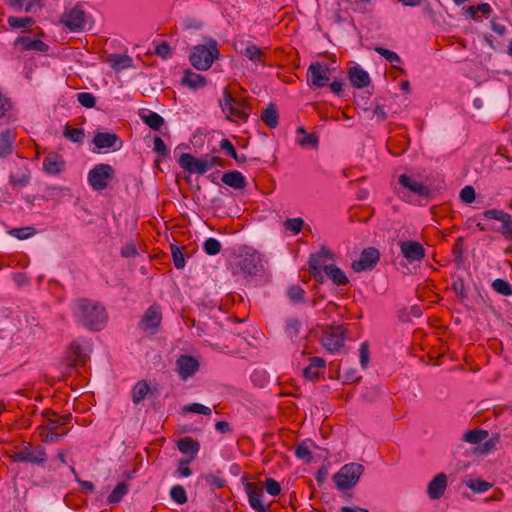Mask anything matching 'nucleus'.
<instances>
[{
  "label": "nucleus",
  "mask_w": 512,
  "mask_h": 512,
  "mask_svg": "<svg viewBox=\"0 0 512 512\" xmlns=\"http://www.w3.org/2000/svg\"><path fill=\"white\" fill-rule=\"evenodd\" d=\"M178 163L188 173H198L202 175L208 171V166L205 162L204 156L201 158H195L189 153H183L181 154Z\"/></svg>",
  "instance_id": "obj_17"
},
{
  "label": "nucleus",
  "mask_w": 512,
  "mask_h": 512,
  "mask_svg": "<svg viewBox=\"0 0 512 512\" xmlns=\"http://www.w3.org/2000/svg\"><path fill=\"white\" fill-rule=\"evenodd\" d=\"M324 273L338 286L347 285L349 282L344 271L334 264L324 265Z\"/></svg>",
  "instance_id": "obj_31"
},
{
  "label": "nucleus",
  "mask_w": 512,
  "mask_h": 512,
  "mask_svg": "<svg viewBox=\"0 0 512 512\" xmlns=\"http://www.w3.org/2000/svg\"><path fill=\"white\" fill-rule=\"evenodd\" d=\"M14 47L20 48L23 51L34 50L38 52H47L49 50L48 44L40 39H33L29 36L16 38L14 41Z\"/></svg>",
  "instance_id": "obj_21"
},
{
  "label": "nucleus",
  "mask_w": 512,
  "mask_h": 512,
  "mask_svg": "<svg viewBox=\"0 0 512 512\" xmlns=\"http://www.w3.org/2000/svg\"><path fill=\"white\" fill-rule=\"evenodd\" d=\"M374 50L391 63L401 62V58L399 57V55L391 50L379 46L375 47Z\"/></svg>",
  "instance_id": "obj_57"
},
{
  "label": "nucleus",
  "mask_w": 512,
  "mask_h": 512,
  "mask_svg": "<svg viewBox=\"0 0 512 512\" xmlns=\"http://www.w3.org/2000/svg\"><path fill=\"white\" fill-rule=\"evenodd\" d=\"M500 441L499 434H493L489 439L484 440L483 444L476 448L481 454H489L496 449L497 444Z\"/></svg>",
  "instance_id": "obj_47"
},
{
  "label": "nucleus",
  "mask_w": 512,
  "mask_h": 512,
  "mask_svg": "<svg viewBox=\"0 0 512 512\" xmlns=\"http://www.w3.org/2000/svg\"><path fill=\"white\" fill-rule=\"evenodd\" d=\"M7 22L11 28L18 29L31 27L35 23V20L32 17L10 16Z\"/></svg>",
  "instance_id": "obj_45"
},
{
  "label": "nucleus",
  "mask_w": 512,
  "mask_h": 512,
  "mask_svg": "<svg viewBox=\"0 0 512 512\" xmlns=\"http://www.w3.org/2000/svg\"><path fill=\"white\" fill-rule=\"evenodd\" d=\"M348 77L352 85L358 89L367 87L371 82L368 72L358 65L348 70Z\"/></svg>",
  "instance_id": "obj_23"
},
{
  "label": "nucleus",
  "mask_w": 512,
  "mask_h": 512,
  "mask_svg": "<svg viewBox=\"0 0 512 512\" xmlns=\"http://www.w3.org/2000/svg\"><path fill=\"white\" fill-rule=\"evenodd\" d=\"M346 329L342 325H332L322 334V345L331 353L338 352L344 345Z\"/></svg>",
  "instance_id": "obj_7"
},
{
  "label": "nucleus",
  "mask_w": 512,
  "mask_h": 512,
  "mask_svg": "<svg viewBox=\"0 0 512 512\" xmlns=\"http://www.w3.org/2000/svg\"><path fill=\"white\" fill-rule=\"evenodd\" d=\"M154 151L158 154V157L156 159V163H158L162 159H166L170 155V150L166 146L163 139L159 136L154 137Z\"/></svg>",
  "instance_id": "obj_46"
},
{
  "label": "nucleus",
  "mask_w": 512,
  "mask_h": 512,
  "mask_svg": "<svg viewBox=\"0 0 512 512\" xmlns=\"http://www.w3.org/2000/svg\"><path fill=\"white\" fill-rule=\"evenodd\" d=\"M69 432L68 428H64L61 432L50 430L45 427H40V438L41 441L47 444L57 443L60 439H62Z\"/></svg>",
  "instance_id": "obj_35"
},
{
  "label": "nucleus",
  "mask_w": 512,
  "mask_h": 512,
  "mask_svg": "<svg viewBox=\"0 0 512 512\" xmlns=\"http://www.w3.org/2000/svg\"><path fill=\"white\" fill-rule=\"evenodd\" d=\"M447 475L445 473H438L427 485V494L431 500H438L443 495L447 488Z\"/></svg>",
  "instance_id": "obj_18"
},
{
  "label": "nucleus",
  "mask_w": 512,
  "mask_h": 512,
  "mask_svg": "<svg viewBox=\"0 0 512 512\" xmlns=\"http://www.w3.org/2000/svg\"><path fill=\"white\" fill-rule=\"evenodd\" d=\"M199 362L192 355L182 354L176 360L177 372L181 380L186 381L199 370Z\"/></svg>",
  "instance_id": "obj_14"
},
{
  "label": "nucleus",
  "mask_w": 512,
  "mask_h": 512,
  "mask_svg": "<svg viewBox=\"0 0 512 512\" xmlns=\"http://www.w3.org/2000/svg\"><path fill=\"white\" fill-rule=\"evenodd\" d=\"M475 190L472 186L467 185L460 191V199L464 203H472L475 200Z\"/></svg>",
  "instance_id": "obj_62"
},
{
  "label": "nucleus",
  "mask_w": 512,
  "mask_h": 512,
  "mask_svg": "<svg viewBox=\"0 0 512 512\" xmlns=\"http://www.w3.org/2000/svg\"><path fill=\"white\" fill-rule=\"evenodd\" d=\"M69 350L73 356V365H77L79 362H84V359L82 358V347L77 341L70 344Z\"/></svg>",
  "instance_id": "obj_58"
},
{
  "label": "nucleus",
  "mask_w": 512,
  "mask_h": 512,
  "mask_svg": "<svg viewBox=\"0 0 512 512\" xmlns=\"http://www.w3.org/2000/svg\"><path fill=\"white\" fill-rule=\"evenodd\" d=\"M488 431L483 429H473L463 434V440L470 444H479L488 438Z\"/></svg>",
  "instance_id": "obj_38"
},
{
  "label": "nucleus",
  "mask_w": 512,
  "mask_h": 512,
  "mask_svg": "<svg viewBox=\"0 0 512 512\" xmlns=\"http://www.w3.org/2000/svg\"><path fill=\"white\" fill-rule=\"evenodd\" d=\"M13 462L30 463L35 466L43 467L48 455L46 448L40 444L24 443L22 446H16L13 454L10 455Z\"/></svg>",
  "instance_id": "obj_3"
},
{
  "label": "nucleus",
  "mask_w": 512,
  "mask_h": 512,
  "mask_svg": "<svg viewBox=\"0 0 512 512\" xmlns=\"http://www.w3.org/2000/svg\"><path fill=\"white\" fill-rule=\"evenodd\" d=\"M63 136L74 143H81L85 137V133L83 129L66 125Z\"/></svg>",
  "instance_id": "obj_43"
},
{
  "label": "nucleus",
  "mask_w": 512,
  "mask_h": 512,
  "mask_svg": "<svg viewBox=\"0 0 512 512\" xmlns=\"http://www.w3.org/2000/svg\"><path fill=\"white\" fill-rule=\"evenodd\" d=\"M233 265V274L241 272L246 276H254L263 270L259 252L248 246L239 249Z\"/></svg>",
  "instance_id": "obj_2"
},
{
  "label": "nucleus",
  "mask_w": 512,
  "mask_h": 512,
  "mask_svg": "<svg viewBox=\"0 0 512 512\" xmlns=\"http://www.w3.org/2000/svg\"><path fill=\"white\" fill-rule=\"evenodd\" d=\"M204 159H205V162L208 166V170H210L211 168L215 167V166H219V167H225L226 166V161L218 156H213L211 154H206L204 155Z\"/></svg>",
  "instance_id": "obj_63"
},
{
  "label": "nucleus",
  "mask_w": 512,
  "mask_h": 512,
  "mask_svg": "<svg viewBox=\"0 0 512 512\" xmlns=\"http://www.w3.org/2000/svg\"><path fill=\"white\" fill-rule=\"evenodd\" d=\"M115 177V170L109 164H97L88 173V183L94 191L107 188L109 182Z\"/></svg>",
  "instance_id": "obj_6"
},
{
  "label": "nucleus",
  "mask_w": 512,
  "mask_h": 512,
  "mask_svg": "<svg viewBox=\"0 0 512 512\" xmlns=\"http://www.w3.org/2000/svg\"><path fill=\"white\" fill-rule=\"evenodd\" d=\"M242 54L254 63H259L262 66L266 65L265 53L255 44H248L246 48L242 51Z\"/></svg>",
  "instance_id": "obj_34"
},
{
  "label": "nucleus",
  "mask_w": 512,
  "mask_h": 512,
  "mask_svg": "<svg viewBox=\"0 0 512 512\" xmlns=\"http://www.w3.org/2000/svg\"><path fill=\"white\" fill-rule=\"evenodd\" d=\"M300 327L301 324L298 319L288 318L286 320V333L291 339L298 337Z\"/></svg>",
  "instance_id": "obj_55"
},
{
  "label": "nucleus",
  "mask_w": 512,
  "mask_h": 512,
  "mask_svg": "<svg viewBox=\"0 0 512 512\" xmlns=\"http://www.w3.org/2000/svg\"><path fill=\"white\" fill-rule=\"evenodd\" d=\"M93 143L98 149L113 148L118 150L122 146V141L115 133L97 132L93 138Z\"/></svg>",
  "instance_id": "obj_19"
},
{
  "label": "nucleus",
  "mask_w": 512,
  "mask_h": 512,
  "mask_svg": "<svg viewBox=\"0 0 512 512\" xmlns=\"http://www.w3.org/2000/svg\"><path fill=\"white\" fill-rule=\"evenodd\" d=\"M42 416L45 418L46 425L45 428L50 430L58 431L61 428V424L59 421V415L51 409H45L42 412Z\"/></svg>",
  "instance_id": "obj_39"
},
{
  "label": "nucleus",
  "mask_w": 512,
  "mask_h": 512,
  "mask_svg": "<svg viewBox=\"0 0 512 512\" xmlns=\"http://www.w3.org/2000/svg\"><path fill=\"white\" fill-rule=\"evenodd\" d=\"M409 146V138L404 134H399L394 137H390L387 140V149L393 156L402 155Z\"/></svg>",
  "instance_id": "obj_25"
},
{
  "label": "nucleus",
  "mask_w": 512,
  "mask_h": 512,
  "mask_svg": "<svg viewBox=\"0 0 512 512\" xmlns=\"http://www.w3.org/2000/svg\"><path fill=\"white\" fill-rule=\"evenodd\" d=\"M492 289L503 296H511L512 295V285L504 279H495L492 284Z\"/></svg>",
  "instance_id": "obj_42"
},
{
  "label": "nucleus",
  "mask_w": 512,
  "mask_h": 512,
  "mask_svg": "<svg viewBox=\"0 0 512 512\" xmlns=\"http://www.w3.org/2000/svg\"><path fill=\"white\" fill-rule=\"evenodd\" d=\"M380 259L379 251L374 247L365 248L358 260L352 262V269L355 272L372 270Z\"/></svg>",
  "instance_id": "obj_10"
},
{
  "label": "nucleus",
  "mask_w": 512,
  "mask_h": 512,
  "mask_svg": "<svg viewBox=\"0 0 512 512\" xmlns=\"http://www.w3.org/2000/svg\"><path fill=\"white\" fill-rule=\"evenodd\" d=\"M85 18V12L80 7L75 6L62 15L61 23L70 31L78 32L83 30L86 23Z\"/></svg>",
  "instance_id": "obj_13"
},
{
  "label": "nucleus",
  "mask_w": 512,
  "mask_h": 512,
  "mask_svg": "<svg viewBox=\"0 0 512 512\" xmlns=\"http://www.w3.org/2000/svg\"><path fill=\"white\" fill-rule=\"evenodd\" d=\"M141 120L153 130H159L164 125V118L156 112L140 114Z\"/></svg>",
  "instance_id": "obj_36"
},
{
  "label": "nucleus",
  "mask_w": 512,
  "mask_h": 512,
  "mask_svg": "<svg viewBox=\"0 0 512 512\" xmlns=\"http://www.w3.org/2000/svg\"><path fill=\"white\" fill-rule=\"evenodd\" d=\"M219 56L220 52L217 42L210 39L207 45L200 44L193 47L189 61L197 70L206 71Z\"/></svg>",
  "instance_id": "obj_4"
},
{
  "label": "nucleus",
  "mask_w": 512,
  "mask_h": 512,
  "mask_svg": "<svg viewBox=\"0 0 512 512\" xmlns=\"http://www.w3.org/2000/svg\"><path fill=\"white\" fill-rule=\"evenodd\" d=\"M161 320V308L159 305L153 304L145 311L139 323V327L145 332L155 334L158 330Z\"/></svg>",
  "instance_id": "obj_11"
},
{
  "label": "nucleus",
  "mask_w": 512,
  "mask_h": 512,
  "mask_svg": "<svg viewBox=\"0 0 512 512\" xmlns=\"http://www.w3.org/2000/svg\"><path fill=\"white\" fill-rule=\"evenodd\" d=\"M77 100L85 108H93L96 105V97L89 92L78 93Z\"/></svg>",
  "instance_id": "obj_56"
},
{
  "label": "nucleus",
  "mask_w": 512,
  "mask_h": 512,
  "mask_svg": "<svg viewBox=\"0 0 512 512\" xmlns=\"http://www.w3.org/2000/svg\"><path fill=\"white\" fill-rule=\"evenodd\" d=\"M398 182L401 186L407 188L409 191L420 197H428L431 193L429 187L423 185L421 182H418L416 179L406 174L400 175Z\"/></svg>",
  "instance_id": "obj_20"
},
{
  "label": "nucleus",
  "mask_w": 512,
  "mask_h": 512,
  "mask_svg": "<svg viewBox=\"0 0 512 512\" xmlns=\"http://www.w3.org/2000/svg\"><path fill=\"white\" fill-rule=\"evenodd\" d=\"M482 215L487 219H494L502 222V227L500 232L502 235L508 239L512 240V216L502 210L498 209H489L485 210Z\"/></svg>",
  "instance_id": "obj_16"
},
{
  "label": "nucleus",
  "mask_w": 512,
  "mask_h": 512,
  "mask_svg": "<svg viewBox=\"0 0 512 512\" xmlns=\"http://www.w3.org/2000/svg\"><path fill=\"white\" fill-rule=\"evenodd\" d=\"M107 62L117 72L133 66V59L125 54H109L107 56Z\"/></svg>",
  "instance_id": "obj_28"
},
{
  "label": "nucleus",
  "mask_w": 512,
  "mask_h": 512,
  "mask_svg": "<svg viewBox=\"0 0 512 512\" xmlns=\"http://www.w3.org/2000/svg\"><path fill=\"white\" fill-rule=\"evenodd\" d=\"M363 472L364 466L362 464L356 462L348 463L333 475V481L337 489L341 491L351 489L357 485Z\"/></svg>",
  "instance_id": "obj_5"
},
{
  "label": "nucleus",
  "mask_w": 512,
  "mask_h": 512,
  "mask_svg": "<svg viewBox=\"0 0 512 512\" xmlns=\"http://www.w3.org/2000/svg\"><path fill=\"white\" fill-rule=\"evenodd\" d=\"M150 390V387L145 380H141L135 384V386L132 389V401L135 405H138L141 403L145 397L147 396L148 392Z\"/></svg>",
  "instance_id": "obj_37"
},
{
  "label": "nucleus",
  "mask_w": 512,
  "mask_h": 512,
  "mask_svg": "<svg viewBox=\"0 0 512 512\" xmlns=\"http://www.w3.org/2000/svg\"><path fill=\"white\" fill-rule=\"evenodd\" d=\"M63 157L56 153L50 152L43 160V169L50 175L60 174L65 168Z\"/></svg>",
  "instance_id": "obj_22"
},
{
  "label": "nucleus",
  "mask_w": 512,
  "mask_h": 512,
  "mask_svg": "<svg viewBox=\"0 0 512 512\" xmlns=\"http://www.w3.org/2000/svg\"><path fill=\"white\" fill-rule=\"evenodd\" d=\"M261 120L264 122L266 126L271 129L277 127L279 122V114L277 111V107L274 103H269L266 108L262 111Z\"/></svg>",
  "instance_id": "obj_33"
},
{
  "label": "nucleus",
  "mask_w": 512,
  "mask_h": 512,
  "mask_svg": "<svg viewBox=\"0 0 512 512\" xmlns=\"http://www.w3.org/2000/svg\"><path fill=\"white\" fill-rule=\"evenodd\" d=\"M36 229L31 226L14 228L9 231V234L19 240L28 239L36 234Z\"/></svg>",
  "instance_id": "obj_49"
},
{
  "label": "nucleus",
  "mask_w": 512,
  "mask_h": 512,
  "mask_svg": "<svg viewBox=\"0 0 512 512\" xmlns=\"http://www.w3.org/2000/svg\"><path fill=\"white\" fill-rule=\"evenodd\" d=\"M325 368V360L320 357L310 358L309 365L304 368L303 375L307 380H316L320 376V371Z\"/></svg>",
  "instance_id": "obj_30"
},
{
  "label": "nucleus",
  "mask_w": 512,
  "mask_h": 512,
  "mask_svg": "<svg viewBox=\"0 0 512 512\" xmlns=\"http://www.w3.org/2000/svg\"><path fill=\"white\" fill-rule=\"evenodd\" d=\"M155 54L162 59H168L172 55L171 47L168 42L163 41L155 47Z\"/></svg>",
  "instance_id": "obj_61"
},
{
  "label": "nucleus",
  "mask_w": 512,
  "mask_h": 512,
  "mask_svg": "<svg viewBox=\"0 0 512 512\" xmlns=\"http://www.w3.org/2000/svg\"><path fill=\"white\" fill-rule=\"evenodd\" d=\"M334 260V254L322 246L320 251L316 254H312L309 258L308 265L310 271L323 270L326 260Z\"/></svg>",
  "instance_id": "obj_24"
},
{
  "label": "nucleus",
  "mask_w": 512,
  "mask_h": 512,
  "mask_svg": "<svg viewBox=\"0 0 512 512\" xmlns=\"http://www.w3.org/2000/svg\"><path fill=\"white\" fill-rule=\"evenodd\" d=\"M219 105L229 121H234V119L246 121L249 117L248 112L235 106L234 96L228 88H224L223 97L219 100Z\"/></svg>",
  "instance_id": "obj_9"
},
{
  "label": "nucleus",
  "mask_w": 512,
  "mask_h": 512,
  "mask_svg": "<svg viewBox=\"0 0 512 512\" xmlns=\"http://www.w3.org/2000/svg\"><path fill=\"white\" fill-rule=\"evenodd\" d=\"M203 250L207 255L214 256L221 251V243L215 238H208L203 243Z\"/></svg>",
  "instance_id": "obj_51"
},
{
  "label": "nucleus",
  "mask_w": 512,
  "mask_h": 512,
  "mask_svg": "<svg viewBox=\"0 0 512 512\" xmlns=\"http://www.w3.org/2000/svg\"><path fill=\"white\" fill-rule=\"evenodd\" d=\"M304 220L300 217L297 218H288L284 222V227L286 230L291 231L293 234H298L303 228Z\"/></svg>",
  "instance_id": "obj_54"
},
{
  "label": "nucleus",
  "mask_w": 512,
  "mask_h": 512,
  "mask_svg": "<svg viewBox=\"0 0 512 512\" xmlns=\"http://www.w3.org/2000/svg\"><path fill=\"white\" fill-rule=\"evenodd\" d=\"M170 497L177 504H185L188 501L186 491L181 485H175L171 488Z\"/></svg>",
  "instance_id": "obj_50"
},
{
  "label": "nucleus",
  "mask_w": 512,
  "mask_h": 512,
  "mask_svg": "<svg viewBox=\"0 0 512 512\" xmlns=\"http://www.w3.org/2000/svg\"><path fill=\"white\" fill-rule=\"evenodd\" d=\"M128 484L125 482H121L117 484V486L113 489V491L108 496V502L109 503H119L123 496L128 493Z\"/></svg>",
  "instance_id": "obj_44"
},
{
  "label": "nucleus",
  "mask_w": 512,
  "mask_h": 512,
  "mask_svg": "<svg viewBox=\"0 0 512 512\" xmlns=\"http://www.w3.org/2000/svg\"><path fill=\"white\" fill-rule=\"evenodd\" d=\"M16 133L12 129H6L0 133V158L12 154Z\"/></svg>",
  "instance_id": "obj_26"
},
{
  "label": "nucleus",
  "mask_w": 512,
  "mask_h": 512,
  "mask_svg": "<svg viewBox=\"0 0 512 512\" xmlns=\"http://www.w3.org/2000/svg\"><path fill=\"white\" fill-rule=\"evenodd\" d=\"M243 486L248 496L251 508L257 512H270V503H264L263 487L258 483L249 482L243 479Z\"/></svg>",
  "instance_id": "obj_8"
},
{
  "label": "nucleus",
  "mask_w": 512,
  "mask_h": 512,
  "mask_svg": "<svg viewBox=\"0 0 512 512\" xmlns=\"http://www.w3.org/2000/svg\"><path fill=\"white\" fill-rule=\"evenodd\" d=\"M295 455L299 459L305 460L307 463H311L313 459V455L311 451L309 450V447L307 446L306 442L299 443L295 448Z\"/></svg>",
  "instance_id": "obj_53"
},
{
  "label": "nucleus",
  "mask_w": 512,
  "mask_h": 512,
  "mask_svg": "<svg viewBox=\"0 0 512 512\" xmlns=\"http://www.w3.org/2000/svg\"><path fill=\"white\" fill-rule=\"evenodd\" d=\"M73 313L80 324L93 331H100L108 319L104 306L91 299L76 300Z\"/></svg>",
  "instance_id": "obj_1"
},
{
  "label": "nucleus",
  "mask_w": 512,
  "mask_h": 512,
  "mask_svg": "<svg viewBox=\"0 0 512 512\" xmlns=\"http://www.w3.org/2000/svg\"><path fill=\"white\" fill-rule=\"evenodd\" d=\"M177 447L181 453L190 454L192 460L200 450V443L191 437H184L178 440Z\"/></svg>",
  "instance_id": "obj_32"
},
{
  "label": "nucleus",
  "mask_w": 512,
  "mask_h": 512,
  "mask_svg": "<svg viewBox=\"0 0 512 512\" xmlns=\"http://www.w3.org/2000/svg\"><path fill=\"white\" fill-rule=\"evenodd\" d=\"M203 479L212 490L220 489L226 486V480L223 478L220 471H218L216 474L204 475Z\"/></svg>",
  "instance_id": "obj_40"
},
{
  "label": "nucleus",
  "mask_w": 512,
  "mask_h": 512,
  "mask_svg": "<svg viewBox=\"0 0 512 512\" xmlns=\"http://www.w3.org/2000/svg\"><path fill=\"white\" fill-rule=\"evenodd\" d=\"M300 146H311L313 148L318 146V137L315 133H307L302 139L298 140Z\"/></svg>",
  "instance_id": "obj_64"
},
{
  "label": "nucleus",
  "mask_w": 512,
  "mask_h": 512,
  "mask_svg": "<svg viewBox=\"0 0 512 512\" xmlns=\"http://www.w3.org/2000/svg\"><path fill=\"white\" fill-rule=\"evenodd\" d=\"M222 182L231 188L242 190L246 187V179L243 174L237 170L227 171L222 176Z\"/></svg>",
  "instance_id": "obj_27"
},
{
  "label": "nucleus",
  "mask_w": 512,
  "mask_h": 512,
  "mask_svg": "<svg viewBox=\"0 0 512 512\" xmlns=\"http://www.w3.org/2000/svg\"><path fill=\"white\" fill-rule=\"evenodd\" d=\"M399 247L404 258L410 263L421 262L425 257V249L423 245L417 241H401Z\"/></svg>",
  "instance_id": "obj_15"
},
{
  "label": "nucleus",
  "mask_w": 512,
  "mask_h": 512,
  "mask_svg": "<svg viewBox=\"0 0 512 512\" xmlns=\"http://www.w3.org/2000/svg\"><path fill=\"white\" fill-rule=\"evenodd\" d=\"M287 296L294 304L305 301V291L299 285H291L287 289Z\"/></svg>",
  "instance_id": "obj_48"
},
{
  "label": "nucleus",
  "mask_w": 512,
  "mask_h": 512,
  "mask_svg": "<svg viewBox=\"0 0 512 512\" xmlns=\"http://www.w3.org/2000/svg\"><path fill=\"white\" fill-rule=\"evenodd\" d=\"M30 178L28 171L22 172L19 175L11 174L9 177V185H11L13 189H21L29 184Z\"/></svg>",
  "instance_id": "obj_41"
},
{
  "label": "nucleus",
  "mask_w": 512,
  "mask_h": 512,
  "mask_svg": "<svg viewBox=\"0 0 512 512\" xmlns=\"http://www.w3.org/2000/svg\"><path fill=\"white\" fill-rule=\"evenodd\" d=\"M173 263L176 269H183L185 267V258L181 249L174 245H170Z\"/></svg>",
  "instance_id": "obj_52"
},
{
  "label": "nucleus",
  "mask_w": 512,
  "mask_h": 512,
  "mask_svg": "<svg viewBox=\"0 0 512 512\" xmlns=\"http://www.w3.org/2000/svg\"><path fill=\"white\" fill-rule=\"evenodd\" d=\"M181 84L191 89H197L206 86L207 80L201 75L192 72L190 69L184 71V76L181 79Z\"/></svg>",
  "instance_id": "obj_29"
},
{
  "label": "nucleus",
  "mask_w": 512,
  "mask_h": 512,
  "mask_svg": "<svg viewBox=\"0 0 512 512\" xmlns=\"http://www.w3.org/2000/svg\"><path fill=\"white\" fill-rule=\"evenodd\" d=\"M328 71L327 66L319 62L311 64L307 69L308 84L315 88L327 86L329 82Z\"/></svg>",
  "instance_id": "obj_12"
},
{
  "label": "nucleus",
  "mask_w": 512,
  "mask_h": 512,
  "mask_svg": "<svg viewBox=\"0 0 512 512\" xmlns=\"http://www.w3.org/2000/svg\"><path fill=\"white\" fill-rule=\"evenodd\" d=\"M184 411L198 413L207 416L211 414V409L200 403H191L189 405H186L184 407Z\"/></svg>",
  "instance_id": "obj_59"
},
{
  "label": "nucleus",
  "mask_w": 512,
  "mask_h": 512,
  "mask_svg": "<svg viewBox=\"0 0 512 512\" xmlns=\"http://www.w3.org/2000/svg\"><path fill=\"white\" fill-rule=\"evenodd\" d=\"M265 489L267 493L270 494L271 496H277L281 492V486L279 482H277L273 478H266Z\"/></svg>",
  "instance_id": "obj_60"
}]
</instances>
